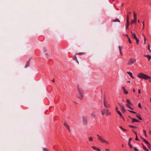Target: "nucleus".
I'll return each instance as SVG.
<instances>
[{"label": "nucleus", "instance_id": "obj_1", "mask_svg": "<svg viewBox=\"0 0 151 151\" xmlns=\"http://www.w3.org/2000/svg\"><path fill=\"white\" fill-rule=\"evenodd\" d=\"M77 89L78 93L76 95V96L78 99L81 100L83 97V91L82 87L79 85L77 86Z\"/></svg>", "mask_w": 151, "mask_h": 151}, {"label": "nucleus", "instance_id": "obj_2", "mask_svg": "<svg viewBox=\"0 0 151 151\" xmlns=\"http://www.w3.org/2000/svg\"><path fill=\"white\" fill-rule=\"evenodd\" d=\"M137 77L142 79H144L145 80L148 79H151V77L150 76L142 73H139L137 76Z\"/></svg>", "mask_w": 151, "mask_h": 151}, {"label": "nucleus", "instance_id": "obj_3", "mask_svg": "<svg viewBox=\"0 0 151 151\" xmlns=\"http://www.w3.org/2000/svg\"><path fill=\"white\" fill-rule=\"evenodd\" d=\"M98 137V140L101 143H105L107 145H109V141L104 139L103 137L100 136L99 134L97 135Z\"/></svg>", "mask_w": 151, "mask_h": 151}, {"label": "nucleus", "instance_id": "obj_4", "mask_svg": "<svg viewBox=\"0 0 151 151\" xmlns=\"http://www.w3.org/2000/svg\"><path fill=\"white\" fill-rule=\"evenodd\" d=\"M101 112L102 115H105L107 116L110 115L111 114V113L106 108L103 109L101 110Z\"/></svg>", "mask_w": 151, "mask_h": 151}, {"label": "nucleus", "instance_id": "obj_5", "mask_svg": "<svg viewBox=\"0 0 151 151\" xmlns=\"http://www.w3.org/2000/svg\"><path fill=\"white\" fill-rule=\"evenodd\" d=\"M103 103L105 108H108L110 107V104L108 103L107 100L106 99L105 97L104 98Z\"/></svg>", "mask_w": 151, "mask_h": 151}, {"label": "nucleus", "instance_id": "obj_6", "mask_svg": "<svg viewBox=\"0 0 151 151\" xmlns=\"http://www.w3.org/2000/svg\"><path fill=\"white\" fill-rule=\"evenodd\" d=\"M134 20H132L131 23V24H132L133 23H136L137 19V15L134 12Z\"/></svg>", "mask_w": 151, "mask_h": 151}, {"label": "nucleus", "instance_id": "obj_7", "mask_svg": "<svg viewBox=\"0 0 151 151\" xmlns=\"http://www.w3.org/2000/svg\"><path fill=\"white\" fill-rule=\"evenodd\" d=\"M83 124H86L87 123V117L83 116Z\"/></svg>", "mask_w": 151, "mask_h": 151}, {"label": "nucleus", "instance_id": "obj_8", "mask_svg": "<svg viewBox=\"0 0 151 151\" xmlns=\"http://www.w3.org/2000/svg\"><path fill=\"white\" fill-rule=\"evenodd\" d=\"M136 60L134 59L131 58L128 63L129 65H131L133 63H134Z\"/></svg>", "mask_w": 151, "mask_h": 151}, {"label": "nucleus", "instance_id": "obj_9", "mask_svg": "<svg viewBox=\"0 0 151 151\" xmlns=\"http://www.w3.org/2000/svg\"><path fill=\"white\" fill-rule=\"evenodd\" d=\"M122 89L123 91V92L124 94L127 95L128 94V92L126 90L125 87L123 86L122 87Z\"/></svg>", "mask_w": 151, "mask_h": 151}, {"label": "nucleus", "instance_id": "obj_10", "mask_svg": "<svg viewBox=\"0 0 151 151\" xmlns=\"http://www.w3.org/2000/svg\"><path fill=\"white\" fill-rule=\"evenodd\" d=\"M131 34L133 38H134L135 39L137 38L136 37V35L135 33L133 32L132 30L131 31Z\"/></svg>", "mask_w": 151, "mask_h": 151}, {"label": "nucleus", "instance_id": "obj_11", "mask_svg": "<svg viewBox=\"0 0 151 151\" xmlns=\"http://www.w3.org/2000/svg\"><path fill=\"white\" fill-rule=\"evenodd\" d=\"M119 105L120 106L122 111L123 112H124L125 111V109L124 106L120 104H119Z\"/></svg>", "mask_w": 151, "mask_h": 151}, {"label": "nucleus", "instance_id": "obj_12", "mask_svg": "<svg viewBox=\"0 0 151 151\" xmlns=\"http://www.w3.org/2000/svg\"><path fill=\"white\" fill-rule=\"evenodd\" d=\"M64 125L68 129L69 132L70 131V127L68 125V124H67V123L66 122H65L64 123Z\"/></svg>", "mask_w": 151, "mask_h": 151}, {"label": "nucleus", "instance_id": "obj_13", "mask_svg": "<svg viewBox=\"0 0 151 151\" xmlns=\"http://www.w3.org/2000/svg\"><path fill=\"white\" fill-rule=\"evenodd\" d=\"M127 73L130 76L132 79L134 78V77L132 75V73L130 72H127Z\"/></svg>", "mask_w": 151, "mask_h": 151}, {"label": "nucleus", "instance_id": "obj_14", "mask_svg": "<svg viewBox=\"0 0 151 151\" xmlns=\"http://www.w3.org/2000/svg\"><path fill=\"white\" fill-rule=\"evenodd\" d=\"M142 139L148 145V147L150 145V143L147 141H146L145 139L144 138H142Z\"/></svg>", "mask_w": 151, "mask_h": 151}, {"label": "nucleus", "instance_id": "obj_15", "mask_svg": "<svg viewBox=\"0 0 151 151\" xmlns=\"http://www.w3.org/2000/svg\"><path fill=\"white\" fill-rule=\"evenodd\" d=\"M131 119L132 120V123H134V122H139V121L138 120H137L136 119H134L133 118H131Z\"/></svg>", "mask_w": 151, "mask_h": 151}, {"label": "nucleus", "instance_id": "obj_16", "mask_svg": "<svg viewBox=\"0 0 151 151\" xmlns=\"http://www.w3.org/2000/svg\"><path fill=\"white\" fill-rule=\"evenodd\" d=\"M32 65L31 64L30 60L29 59L27 61L26 65V66H29V65Z\"/></svg>", "mask_w": 151, "mask_h": 151}, {"label": "nucleus", "instance_id": "obj_17", "mask_svg": "<svg viewBox=\"0 0 151 151\" xmlns=\"http://www.w3.org/2000/svg\"><path fill=\"white\" fill-rule=\"evenodd\" d=\"M122 47L121 46H119V52L121 55H122Z\"/></svg>", "mask_w": 151, "mask_h": 151}, {"label": "nucleus", "instance_id": "obj_18", "mask_svg": "<svg viewBox=\"0 0 151 151\" xmlns=\"http://www.w3.org/2000/svg\"><path fill=\"white\" fill-rule=\"evenodd\" d=\"M91 148H93V149L96 150L97 151L99 150V148L97 147L94 146H92L91 147Z\"/></svg>", "mask_w": 151, "mask_h": 151}, {"label": "nucleus", "instance_id": "obj_19", "mask_svg": "<svg viewBox=\"0 0 151 151\" xmlns=\"http://www.w3.org/2000/svg\"><path fill=\"white\" fill-rule=\"evenodd\" d=\"M144 56L147 58L149 60H150L151 59V56L149 55H145Z\"/></svg>", "mask_w": 151, "mask_h": 151}, {"label": "nucleus", "instance_id": "obj_20", "mask_svg": "<svg viewBox=\"0 0 151 151\" xmlns=\"http://www.w3.org/2000/svg\"><path fill=\"white\" fill-rule=\"evenodd\" d=\"M117 113L119 115V116H120V117H122L123 118H124L123 117V116L122 114L121 113L120 111H117Z\"/></svg>", "mask_w": 151, "mask_h": 151}, {"label": "nucleus", "instance_id": "obj_21", "mask_svg": "<svg viewBox=\"0 0 151 151\" xmlns=\"http://www.w3.org/2000/svg\"><path fill=\"white\" fill-rule=\"evenodd\" d=\"M142 145H143V148L145 151H150L145 146H144L143 144H142Z\"/></svg>", "mask_w": 151, "mask_h": 151}, {"label": "nucleus", "instance_id": "obj_22", "mask_svg": "<svg viewBox=\"0 0 151 151\" xmlns=\"http://www.w3.org/2000/svg\"><path fill=\"white\" fill-rule=\"evenodd\" d=\"M112 22H120V21H119L118 19L116 18V19H114L113 20H112Z\"/></svg>", "mask_w": 151, "mask_h": 151}, {"label": "nucleus", "instance_id": "obj_23", "mask_svg": "<svg viewBox=\"0 0 151 151\" xmlns=\"http://www.w3.org/2000/svg\"><path fill=\"white\" fill-rule=\"evenodd\" d=\"M137 117L140 120H142V119L141 116H140V115L139 114H138V115H136Z\"/></svg>", "mask_w": 151, "mask_h": 151}, {"label": "nucleus", "instance_id": "obj_24", "mask_svg": "<svg viewBox=\"0 0 151 151\" xmlns=\"http://www.w3.org/2000/svg\"><path fill=\"white\" fill-rule=\"evenodd\" d=\"M129 104H126V106L128 107L129 108V109H132V110H133V108L132 107H131L129 105Z\"/></svg>", "mask_w": 151, "mask_h": 151}, {"label": "nucleus", "instance_id": "obj_25", "mask_svg": "<svg viewBox=\"0 0 151 151\" xmlns=\"http://www.w3.org/2000/svg\"><path fill=\"white\" fill-rule=\"evenodd\" d=\"M129 127L130 128H136L137 127L135 126H133L132 125H129Z\"/></svg>", "mask_w": 151, "mask_h": 151}, {"label": "nucleus", "instance_id": "obj_26", "mask_svg": "<svg viewBox=\"0 0 151 151\" xmlns=\"http://www.w3.org/2000/svg\"><path fill=\"white\" fill-rule=\"evenodd\" d=\"M129 24V22H128V21L127 22V25L126 27V29H127L128 27V26Z\"/></svg>", "mask_w": 151, "mask_h": 151}, {"label": "nucleus", "instance_id": "obj_27", "mask_svg": "<svg viewBox=\"0 0 151 151\" xmlns=\"http://www.w3.org/2000/svg\"><path fill=\"white\" fill-rule=\"evenodd\" d=\"M89 141L90 142H92L93 141V139L92 137H90L89 138Z\"/></svg>", "mask_w": 151, "mask_h": 151}, {"label": "nucleus", "instance_id": "obj_28", "mask_svg": "<svg viewBox=\"0 0 151 151\" xmlns=\"http://www.w3.org/2000/svg\"><path fill=\"white\" fill-rule=\"evenodd\" d=\"M128 111H129V112H130L131 113L134 114H136V113H137L136 112H135L134 111H131V110H128Z\"/></svg>", "mask_w": 151, "mask_h": 151}, {"label": "nucleus", "instance_id": "obj_29", "mask_svg": "<svg viewBox=\"0 0 151 151\" xmlns=\"http://www.w3.org/2000/svg\"><path fill=\"white\" fill-rule=\"evenodd\" d=\"M138 107L141 109L142 108V106H141V103H139L138 104Z\"/></svg>", "mask_w": 151, "mask_h": 151}, {"label": "nucleus", "instance_id": "obj_30", "mask_svg": "<svg viewBox=\"0 0 151 151\" xmlns=\"http://www.w3.org/2000/svg\"><path fill=\"white\" fill-rule=\"evenodd\" d=\"M143 133L144 134V135H145V136L146 137H147V135L146 134V131L145 130H143Z\"/></svg>", "mask_w": 151, "mask_h": 151}, {"label": "nucleus", "instance_id": "obj_31", "mask_svg": "<svg viewBox=\"0 0 151 151\" xmlns=\"http://www.w3.org/2000/svg\"><path fill=\"white\" fill-rule=\"evenodd\" d=\"M127 102L129 103V104H132L131 103L130 101L128 99L126 100Z\"/></svg>", "mask_w": 151, "mask_h": 151}, {"label": "nucleus", "instance_id": "obj_32", "mask_svg": "<svg viewBox=\"0 0 151 151\" xmlns=\"http://www.w3.org/2000/svg\"><path fill=\"white\" fill-rule=\"evenodd\" d=\"M135 40H136V41L137 43V44H139V41L138 39L137 38V39H136Z\"/></svg>", "mask_w": 151, "mask_h": 151}, {"label": "nucleus", "instance_id": "obj_33", "mask_svg": "<svg viewBox=\"0 0 151 151\" xmlns=\"http://www.w3.org/2000/svg\"><path fill=\"white\" fill-rule=\"evenodd\" d=\"M128 41H129V43L130 44H132V42L130 38L129 37H128Z\"/></svg>", "mask_w": 151, "mask_h": 151}, {"label": "nucleus", "instance_id": "obj_34", "mask_svg": "<svg viewBox=\"0 0 151 151\" xmlns=\"http://www.w3.org/2000/svg\"><path fill=\"white\" fill-rule=\"evenodd\" d=\"M142 25H143V26H142V27H143V28L142 29V30H143L144 28V27H145V23H144V22H142Z\"/></svg>", "mask_w": 151, "mask_h": 151}, {"label": "nucleus", "instance_id": "obj_35", "mask_svg": "<svg viewBox=\"0 0 151 151\" xmlns=\"http://www.w3.org/2000/svg\"><path fill=\"white\" fill-rule=\"evenodd\" d=\"M132 139V138H130L129 139V142H128V144H131V140Z\"/></svg>", "mask_w": 151, "mask_h": 151}, {"label": "nucleus", "instance_id": "obj_36", "mask_svg": "<svg viewBox=\"0 0 151 151\" xmlns=\"http://www.w3.org/2000/svg\"><path fill=\"white\" fill-rule=\"evenodd\" d=\"M129 16L128 15H127V21H128V22H129Z\"/></svg>", "mask_w": 151, "mask_h": 151}, {"label": "nucleus", "instance_id": "obj_37", "mask_svg": "<svg viewBox=\"0 0 151 151\" xmlns=\"http://www.w3.org/2000/svg\"><path fill=\"white\" fill-rule=\"evenodd\" d=\"M43 150L44 151H49L48 149L46 148H43Z\"/></svg>", "mask_w": 151, "mask_h": 151}, {"label": "nucleus", "instance_id": "obj_38", "mask_svg": "<svg viewBox=\"0 0 151 151\" xmlns=\"http://www.w3.org/2000/svg\"><path fill=\"white\" fill-rule=\"evenodd\" d=\"M85 53L84 52H80L78 54H76V55L79 54V55H84Z\"/></svg>", "mask_w": 151, "mask_h": 151}, {"label": "nucleus", "instance_id": "obj_39", "mask_svg": "<svg viewBox=\"0 0 151 151\" xmlns=\"http://www.w3.org/2000/svg\"><path fill=\"white\" fill-rule=\"evenodd\" d=\"M73 58L74 60H77V57L76 56H74L73 57Z\"/></svg>", "mask_w": 151, "mask_h": 151}, {"label": "nucleus", "instance_id": "obj_40", "mask_svg": "<svg viewBox=\"0 0 151 151\" xmlns=\"http://www.w3.org/2000/svg\"><path fill=\"white\" fill-rule=\"evenodd\" d=\"M128 145H129V147H130V148H133V147H132V145H131V144H128Z\"/></svg>", "mask_w": 151, "mask_h": 151}, {"label": "nucleus", "instance_id": "obj_41", "mask_svg": "<svg viewBox=\"0 0 151 151\" xmlns=\"http://www.w3.org/2000/svg\"><path fill=\"white\" fill-rule=\"evenodd\" d=\"M135 139L136 141H139V139L138 138L137 135L136 136V137L135 138Z\"/></svg>", "mask_w": 151, "mask_h": 151}, {"label": "nucleus", "instance_id": "obj_42", "mask_svg": "<svg viewBox=\"0 0 151 151\" xmlns=\"http://www.w3.org/2000/svg\"><path fill=\"white\" fill-rule=\"evenodd\" d=\"M91 116L93 117H94L95 116V114L94 113L91 114Z\"/></svg>", "mask_w": 151, "mask_h": 151}, {"label": "nucleus", "instance_id": "obj_43", "mask_svg": "<svg viewBox=\"0 0 151 151\" xmlns=\"http://www.w3.org/2000/svg\"><path fill=\"white\" fill-rule=\"evenodd\" d=\"M132 131L134 133V134H136V136L137 135V133L135 131H134L133 129H132Z\"/></svg>", "mask_w": 151, "mask_h": 151}, {"label": "nucleus", "instance_id": "obj_44", "mask_svg": "<svg viewBox=\"0 0 151 151\" xmlns=\"http://www.w3.org/2000/svg\"><path fill=\"white\" fill-rule=\"evenodd\" d=\"M115 109H116V110L117 111V112L118 111H119L118 108L117 106H116Z\"/></svg>", "mask_w": 151, "mask_h": 151}, {"label": "nucleus", "instance_id": "obj_45", "mask_svg": "<svg viewBox=\"0 0 151 151\" xmlns=\"http://www.w3.org/2000/svg\"><path fill=\"white\" fill-rule=\"evenodd\" d=\"M138 92L139 94H141V90L139 89L138 90Z\"/></svg>", "mask_w": 151, "mask_h": 151}, {"label": "nucleus", "instance_id": "obj_46", "mask_svg": "<svg viewBox=\"0 0 151 151\" xmlns=\"http://www.w3.org/2000/svg\"><path fill=\"white\" fill-rule=\"evenodd\" d=\"M122 130L123 131H124V132L126 131H127V130L126 129H124V128H123Z\"/></svg>", "mask_w": 151, "mask_h": 151}, {"label": "nucleus", "instance_id": "obj_47", "mask_svg": "<svg viewBox=\"0 0 151 151\" xmlns=\"http://www.w3.org/2000/svg\"><path fill=\"white\" fill-rule=\"evenodd\" d=\"M105 150L106 151H109L110 150L108 148H106Z\"/></svg>", "mask_w": 151, "mask_h": 151}, {"label": "nucleus", "instance_id": "obj_48", "mask_svg": "<svg viewBox=\"0 0 151 151\" xmlns=\"http://www.w3.org/2000/svg\"><path fill=\"white\" fill-rule=\"evenodd\" d=\"M134 149L136 151H138V149H137L136 147H134Z\"/></svg>", "mask_w": 151, "mask_h": 151}, {"label": "nucleus", "instance_id": "obj_49", "mask_svg": "<svg viewBox=\"0 0 151 151\" xmlns=\"http://www.w3.org/2000/svg\"><path fill=\"white\" fill-rule=\"evenodd\" d=\"M147 40V39L146 38L145 36H144V41H146Z\"/></svg>", "mask_w": 151, "mask_h": 151}, {"label": "nucleus", "instance_id": "obj_50", "mask_svg": "<svg viewBox=\"0 0 151 151\" xmlns=\"http://www.w3.org/2000/svg\"><path fill=\"white\" fill-rule=\"evenodd\" d=\"M148 49L150 51V50H150V45H149L148 46Z\"/></svg>", "mask_w": 151, "mask_h": 151}, {"label": "nucleus", "instance_id": "obj_51", "mask_svg": "<svg viewBox=\"0 0 151 151\" xmlns=\"http://www.w3.org/2000/svg\"><path fill=\"white\" fill-rule=\"evenodd\" d=\"M119 128H120L121 129H123V128L122 126H120V127H119Z\"/></svg>", "mask_w": 151, "mask_h": 151}, {"label": "nucleus", "instance_id": "obj_52", "mask_svg": "<svg viewBox=\"0 0 151 151\" xmlns=\"http://www.w3.org/2000/svg\"><path fill=\"white\" fill-rule=\"evenodd\" d=\"M133 91L134 92H135V90L134 89V88L133 89Z\"/></svg>", "mask_w": 151, "mask_h": 151}, {"label": "nucleus", "instance_id": "obj_53", "mask_svg": "<svg viewBox=\"0 0 151 151\" xmlns=\"http://www.w3.org/2000/svg\"><path fill=\"white\" fill-rule=\"evenodd\" d=\"M149 133L150 134H151V131H150V130L149 131Z\"/></svg>", "mask_w": 151, "mask_h": 151}, {"label": "nucleus", "instance_id": "obj_54", "mask_svg": "<svg viewBox=\"0 0 151 151\" xmlns=\"http://www.w3.org/2000/svg\"><path fill=\"white\" fill-rule=\"evenodd\" d=\"M146 44V41H144V44L145 45Z\"/></svg>", "mask_w": 151, "mask_h": 151}, {"label": "nucleus", "instance_id": "obj_55", "mask_svg": "<svg viewBox=\"0 0 151 151\" xmlns=\"http://www.w3.org/2000/svg\"><path fill=\"white\" fill-rule=\"evenodd\" d=\"M52 82H55V80H54V79H53V80H52Z\"/></svg>", "mask_w": 151, "mask_h": 151}, {"label": "nucleus", "instance_id": "obj_56", "mask_svg": "<svg viewBox=\"0 0 151 151\" xmlns=\"http://www.w3.org/2000/svg\"><path fill=\"white\" fill-rule=\"evenodd\" d=\"M98 151H101V150L99 148Z\"/></svg>", "mask_w": 151, "mask_h": 151}, {"label": "nucleus", "instance_id": "obj_57", "mask_svg": "<svg viewBox=\"0 0 151 151\" xmlns=\"http://www.w3.org/2000/svg\"><path fill=\"white\" fill-rule=\"evenodd\" d=\"M98 151H101V150L99 148Z\"/></svg>", "mask_w": 151, "mask_h": 151}, {"label": "nucleus", "instance_id": "obj_58", "mask_svg": "<svg viewBox=\"0 0 151 151\" xmlns=\"http://www.w3.org/2000/svg\"><path fill=\"white\" fill-rule=\"evenodd\" d=\"M122 147H124V145L123 144H122Z\"/></svg>", "mask_w": 151, "mask_h": 151}, {"label": "nucleus", "instance_id": "obj_59", "mask_svg": "<svg viewBox=\"0 0 151 151\" xmlns=\"http://www.w3.org/2000/svg\"><path fill=\"white\" fill-rule=\"evenodd\" d=\"M126 36L127 37V38H128V35H126Z\"/></svg>", "mask_w": 151, "mask_h": 151}, {"label": "nucleus", "instance_id": "obj_60", "mask_svg": "<svg viewBox=\"0 0 151 151\" xmlns=\"http://www.w3.org/2000/svg\"><path fill=\"white\" fill-rule=\"evenodd\" d=\"M127 82H128L129 83H130V81H127Z\"/></svg>", "mask_w": 151, "mask_h": 151}, {"label": "nucleus", "instance_id": "obj_61", "mask_svg": "<svg viewBox=\"0 0 151 151\" xmlns=\"http://www.w3.org/2000/svg\"><path fill=\"white\" fill-rule=\"evenodd\" d=\"M129 14H131V12H128V13Z\"/></svg>", "mask_w": 151, "mask_h": 151}, {"label": "nucleus", "instance_id": "obj_62", "mask_svg": "<svg viewBox=\"0 0 151 151\" xmlns=\"http://www.w3.org/2000/svg\"><path fill=\"white\" fill-rule=\"evenodd\" d=\"M138 22L139 23H140V21H139V20H138Z\"/></svg>", "mask_w": 151, "mask_h": 151}, {"label": "nucleus", "instance_id": "obj_63", "mask_svg": "<svg viewBox=\"0 0 151 151\" xmlns=\"http://www.w3.org/2000/svg\"><path fill=\"white\" fill-rule=\"evenodd\" d=\"M149 79L150 80H149V82H150L151 81V79Z\"/></svg>", "mask_w": 151, "mask_h": 151}, {"label": "nucleus", "instance_id": "obj_64", "mask_svg": "<svg viewBox=\"0 0 151 151\" xmlns=\"http://www.w3.org/2000/svg\"><path fill=\"white\" fill-rule=\"evenodd\" d=\"M142 35H143V36L144 37V36H145V35L143 34H142Z\"/></svg>", "mask_w": 151, "mask_h": 151}]
</instances>
